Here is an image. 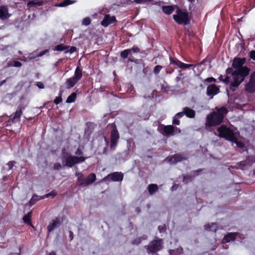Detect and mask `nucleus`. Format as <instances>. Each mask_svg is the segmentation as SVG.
Wrapping results in <instances>:
<instances>
[{
	"mask_svg": "<svg viewBox=\"0 0 255 255\" xmlns=\"http://www.w3.org/2000/svg\"><path fill=\"white\" fill-rule=\"evenodd\" d=\"M36 85L39 88V89H44V85L41 82H37L36 83Z\"/></svg>",
	"mask_w": 255,
	"mask_h": 255,
	"instance_id": "4d7b16f0",
	"label": "nucleus"
},
{
	"mask_svg": "<svg viewBox=\"0 0 255 255\" xmlns=\"http://www.w3.org/2000/svg\"><path fill=\"white\" fill-rule=\"evenodd\" d=\"M158 131L164 136L172 135L174 132V127L172 125L165 126L160 124L158 128Z\"/></svg>",
	"mask_w": 255,
	"mask_h": 255,
	"instance_id": "6e6552de",
	"label": "nucleus"
},
{
	"mask_svg": "<svg viewBox=\"0 0 255 255\" xmlns=\"http://www.w3.org/2000/svg\"><path fill=\"white\" fill-rule=\"evenodd\" d=\"M76 50H77V48L76 47L72 46L70 48V49L69 50H66L65 52V53H73L74 52H75Z\"/></svg>",
	"mask_w": 255,
	"mask_h": 255,
	"instance_id": "a18cd8bd",
	"label": "nucleus"
},
{
	"mask_svg": "<svg viewBox=\"0 0 255 255\" xmlns=\"http://www.w3.org/2000/svg\"><path fill=\"white\" fill-rule=\"evenodd\" d=\"M237 88L236 87H233L232 85L230 84V90H231L232 91L234 92V91H235L236 90Z\"/></svg>",
	"mask_w": 255,
	"mask_h": 255,
	"instance_id": "e2e57ef3",
	"label": "nucleus"
},
{
	"mask_svg": "<svg viewBox=\"0 0 255 255\" xmlns=\"http://www.w3.org/2000/svg\"><path fill=\"white\" fill-rule=\"evenodd\" d=\"M218 136L231 141L236 135V133L226 125H221L217 128Z\"/></svg>",
	"mask_w": 255,
	"mask_h": 255,
	"instance_id": "7ed1b4c3",
	"label": "nucleus"
},
{
	"mask_svg": "<svg viewBox=\"0 0 255 255\" xmlns=\"http://www.w3.org/2000/svg\"><path fill=\"white\" fill-rule=\"evenodd\" d=\"M109 177L112 181L121 182L123 180L124 174L121 172H114L109 174L106 178Z\"/></svg>",
	"mask_w": 255,
	"mask_h": 255,
	"instance_id": "dca6fc26",
	"label": "nucleus"
},
{
	"mask_svg": "<svg viewBox=\"0 0 255 255\" xmlns=\"http://www.w3.org/2000/svg\"><path fill=\"white\" fill-rule=\"evenodd\" d=\"M15 163L14 161H10L7 163V165L8 166L9 169H11L14 166V164Z\"/></svg>",
	"mask_w": 255,
	"mask_h": 255,
	"instance_id": "5fc2aeb1",
	"label": "nucleus"
},
{
	"mask_svg": "<svg viewBox=\"0 0 255 255\" xmlns=\"http://www.w3.org/2000/svg\"><path fill=\"white\" fill-rule=\"evenodd\" d=\"M49 255H56L54 252L52 251L51 253H50Z\"/></svg>",
	"mask_w": 255,
	"mask_h": 255,
	"instance_id": "774afa93",
	"label": "nucleus"
},
{
	"mask_svg": "<svg viewBox=\"0 0 255 255\" xmlns=\"http://www.w3.org/2000/svg\"><path fill=\"white\" fill-rule=\"evenodd\" d=\"M195 67V65L193 64H187L183 63L182 69H186L188 68H194Z\"/></svg>",
	"mask_w": 255,
	"mask_h": 255,
	"instance_id": "c03bdc74",
	"label": "nucleus"
},
{
	"mask_svg": "<svg viewBox=\"0 0 255 255\" xmlns=\"http://www.w3.org/2000/svg\"><path fill=\"white\" fill-rule=\"evenodd\" d=\"M8 10L6 6H0V18L4 19L8 17Z\"/></svg>",
	"mask_w": 255,
	"mask_h": 255,
	"instance_id": "4be33fe9",
	"label": "nucleus"
},
{
	"mask_svg": "<svg viewBox=\"0 0 255 255\" xmlns=\"http://www.w3.org/2000/svg\"><path fill=\"white\" fill-rule=\"evenodd\" d=\"M140 49L137 47V46H133L130 49H125L123 51H122L120 55L122 58L123 59H126L128 58V55H131V53H140ZM131 56H130V57L128 58V60L130 62H133L134 59L131 58Z\"/></svg>",
	"mask_w": 255,
	"mask_h": 255,
	"instance_id": "1a4fd4ad",
	"label": "nucleus"
},
{
	"mask_svg": "<svg viewBox=\"0 0 255 255\" xmlns=\"http://www.w3.org/2000/svg\"><path fill=\"white\" fill-rule=\"evenodd\" d=\"M32 215V212H29L23 217V221L24 223L28 225H31V218Z\"/></svg>",
	"mask_w": 255,
	"mask_h": 255,
	"instance_id": "bb28decb",
	"label": "nucleus"
},
{
	"mask_svg": "<svg viewBox=\"0 0 255 255\" xmlns=\"http://www.w3.org/2000/svg\"><path fill=\"white\" fill-rule=\"evenodd\" d=\"M88 157L73 155L74 165L76 164L84 162Z\"/></svg>",
	"mask_w": 255,
	"mask_h": 255,
	"instance_id": "c756f323",
	"label": "nucleus"
},
{
	"mask_svg": "<svg viewBox=\"0 0 255 255\" xmlns=\"http://www.w3.org/2000/svg\"><path fill=\"white\" fill-rule=\"evenodd\" d=\"M25 107L22 104L18 105L15 112L11 116L12 124L20 122L23 110L25 109Z\"/></svg>",
	"mask_w": 255,
	"mask_h": 255,
	"instance_id": "9d476101",
	"label": "nucleus"
},
{
	"mask_svg": "<svg viewBox=\"0 0 255 255\" xmlns=\"http://www.w3.org/2000/svg\"><path fill=\"white\" fill-rule=\"evenodd\" d=\"M75 175L78 177V183L79 186L85 187V185H81V183H85V178L84 175L81 172L76 173Z\"/></svg>",
	"mask_w": 255,
	"mask_h": 255,
	"instance_id": "b1692460",
	"label": "nucleus"
},
{
	"mask_svg": "<svg viewBox=\"0 0 255 255\" xmlns=\"http://www.w3.org/2000/svg\"><path fill=\"white\" fill-rule=\"evenodd\" d=\"M11 123H12V120H11V118L8 121H7L5 123V126L7 127L9 126H11Z\"/></svg>",
	"mask_w": 255,
	"mask_h": 255,
	"instance_id": "052dcab7",
	"label": "nucleus"
},
{
	"mask_svg": "<svg viewBox=\"0 0 255 255\" xmlns=\"http://www.w3.org/2000/svg\"><path fill=\"white\" fill-rule=\"evenodd\" d=\"M91 20L88 17L84 18L82 21V24L86 26L89 25L91 23Z\"/></svg>",
	"mask_w": 255,
	"mask_h": 255,
	"instance_id": "a19ab883",
	"label": "nucleus"
},
{
	"mask_svg": "<svg viewBox=\"0 0 255 255\" xmlns=\"http://www.w3.org/2000/svg\"><path fill=\"white\" fill-rule=\"evenodd\" d=\"M152 0H134V2H135L136 3H145L148 1H150Z\"/></svg>",
	"mask_w": 255,
	"mask_h": 255,
	"instance_id": "603ef678",
	"label": "nucleus"
},
{
	"mask_svg": "<svg viewBox=\"0 0 255 255\" xmlns=\"http://www.w3.org/2000/svg\"><path fill=\"white\" fill-rule=\"evenodd\" d=\"M40 199V197L38 198V196L36 194L33 195L31 199L28 202V205L29 206L31 207L33 205H34L37 201H38Z\"/></svg>",
	"mask_w": 255,
	"mask_h": 255,
	"instance_id": "7c9ffc66",
	"label": "nucleus"
},
{
	"mask_svg": "<svg viewBox=\"0 0 255 255\" xmlns=\"http://www.w3.org/2000/svg\"><path fill=\"white\" fill-rule=\"evenodd\" d=\"M57 192H56V191L53 190L51 191L50 192H49V193L46 194V195H45L43 196H40V199H44L45 198H49L50 197H52L53 198V197H55L57 195Z\"/></svg>",
	"mask_w": 255,
	"mask_h": 255,
	"instance_id": "e433bc0d",
	"label": "nucleus"
},
{
	"mask_svg": "<svg viewBox=\"0 0 255 255\" xmlns=\"http://www.w3.org/2000/svg\"><path fill=\"white\" fill-rule=\"evenodd\" d=\"M205 81L209 83L215 82L216 81V80L213 77H209L205 79Z\"/></svg>",
	"mask_w": 255,
	"mask_h": 255,
	"instance_id": "6e6d98bb",
	"label": "nucleus"
},
{
	"mask_svg": "<svg viewBox=\"0 0 255 255\" xmlns=\"http://www.w3.org/2000/svg\"><path fill=\"white\" fill-rule=\"evenodd\" d=\"M7 64L8 67H20L22 66L21 63L18 61H9Z\"/></svg>",
	"mask_w": 255,
	"mask_h": 255,
	"instance_id": "2f4dec72",
	"label": "nucleus"
},
{
	"mask_svg": "<svg viewBox=\"0 0 255 255\" xmlns=\"http://www.w3.org/2000/svg\"><path fill=\"white\" fill-rule=\"evenodd\" d=\"M220 89L215 84H210L207 88V95L212 98L214 96L219 93Z\"/></svg>",
	"mask_w": 255,
	"mask_h": 255,
	"instance_id": "4468645a",
	"label": "nucleus"
},
{
	"mask_svg": "<svg viewBox=\"0 0 255 255\" xmlns=\"http://www.w3.org/2000/svg\"><path fill=\"white\" fill-rule=\"evenodd\" d=\"M184 113L183 111L182 112H179L176 114L175 117H176L177 118H181L184 116Z\"/></svg>",
	"mask_w": 255,
	"mask_h": 255,
	"instance_id": "13d9d810",
	"label": "nucleus"
},
{
	"mask_svg": "<svg viewBox=\"0 0 255 255\" xmlns=\"http://www.w3.org/2000/svg\"><path fill=\"white\" fill-rule=\"evenodd\" d=\"M49 51V50L48 49H46V50H43L42 51H41L40 52H39L37 55H36V57H41L43 55H44V54H45L46 53H48Z\"/></svg>",
	"mask_w": 255,
	"mask_h": 255,
	"instance_id": "8fccbe9b",
	"label": "nucleus"
},
{
	"mask_svg": "<svg viewBox=\"0 0 255 255\" xmlns=\"http://www.w3.org/2000/svg\"><path fill=\"white\" fill-rule=\"evenodd\" d=\"M68 48H69V46H68L64 45L63 44H60L56 45L55 47L54 50L58 51H62L65 50H67Z\"/></svg>",
	"mask_w": 255,
	"mask_h": 255,
	"instance_id": "72a5a7b5",
	"label": "nucleus"
},
{
	"mask_svg": "<svg viewBox=\"0 0 255 255\" xmlns=\"http://www.w3.org/2000/svg\"><path fill=\"white\" fill-rule=\"evenodd\" d=\"M62 166L59 162H56L54 164L53 168L54 170H59Z\"/></svg>",
	"mask_w": 255,
	"mask_h": 255,
	"instance_id": "37998d69",
	"label": "nucleus"
},
{
	"mask_svg": "<svg viewBox=\"0 0 255 255\" xmlns=\"http://www.w3.org/2000/svg\"><path fill=\"white\" fill-rule=\"evenodd\" d=\"M231 142H234L236 144L237 146L239 148H243L245 146L244 144L238 140L236 135L233 138V139L231 140Z\"/></svg>",
	"mask_w": 255,
	"mask_h": 255,
	"instance_id": "c9c22d12",
	"label": "nucleus"
},
{
	"mask_svg": "<svg viewBox=\"0 0 255 255\" xmlns=\"http://www.w3.org/2000/svg\"><path fill=\"white\" fill-rule=\"evenodd\" d=\"M216 223H212V224H207L204 226V228L208 231H216Z\"/></svg>",
	"mask_w": 255,
	"mask_h": 255,
	"instance_id": "c85d7f7f",
	"label": "nucleus"
},
{
	"mask_svg": "<svg viewBox=\"0 0 255 255\" xmlns=\"http://www.w3.org/2000/svg\"><path fill=\"white\" fill-rule=\"evenodd\" d=\"M158 189V187L155 184H150L148 186V191L150 195L153 194Z\"/></svg>",
	"mask_w": 255,
	"mask_h": 255,
	"instance_id": "a878e982",
	"label": "nucleus"
},
{
	"mask_svg": "<svg viewBox=\"0 0 255 255\" xmlns=\"http://www.w3.org/2000/svg\"><path fill=\"white\" fill-rule=\"evenodd\" d=\"M75 153L76 155H79L81 156H82V155L83 154V152L80 147H78L77 148Z\"/></svg>",
	"mask_w": 255,
	"mask_h": 255,
	"instance_id": "09e8293b",
	"label": "nucleus"
},
{
	"mask_svg": "<svg viewBox=\"0 0 255 255\" xmlns=\"http://www.w3.org/2000/svg\"><path fill=\"white\" fill-rule=\"evenodd\" d=\"M176 14L173 16L174 20L179 24L187 25L190 22V18L188 12L183 11L181 9L176 10Z\"/></svg>",
	"mask_w": 255,
	"mask_h": 255,
	"instance_id": "39448f33",
	"label": "nucleus"
},
{
	"mask_svg": "<svg viewBox=\"0 0 255 255\" xmlns=\"http://www.w3.org/2000/svg\"><path fill=\"white\" fill-rule=\"evenodd\" d=\"M225 83L228 84L229 83V76H226L225 78L223 80V81Z\"/></svg>",
	"mask_w": 255,
	"mask_h": 255,
	"instance_id": "680f3d73",
	"label": "nucleus"
},
{
	"mask_svg": "<svg viewBox=\"0 0 255 255\" xmlns=\"http://www.w3.org/2000/svg\"><path fill=\"white\" fill-rule=\"evenodd\" d=\"M162 66H161V65H156L154 67V69H153V72L157 74H158L159 73V72L160 71V70L162 69Z\"/></svg>",
	"mask_w": 255,
	"mask_h": 255,
	"instance_id": "79ce46f5",
	"label": "nucleus"
},
{
	"mask_svg": "<svg viewBox=\"0 0 255 255\" xmlns=\"http://www.w3.org/2000/svg\"><path fill=\"white\" fill-rule=\"evenodd\" d=\"M6 80H2L0 82V87L3 84H4L5 82H6Z\"/></svg>",
	"mask_w": 255,
	"mask_h": 255,
	"instance_id": "338daca9",
	"label": "nucleus"
},
{
	"mask_svg": "<svg viewBox=\"0 0 255 255\" xmlns=\"http://www.w3.org/2000/svg\"><path fill=\"white\" fill-rule=\"evenodd\" d=\"M116 21L117 19L115 16H111L110 14H107L104 16L103 20L101 22V24L103 26L107 27Z\"/></svg>",
	"mask_w": 255,
	"mask_h": 255,
	"instance_id": "f8f14e48",
	"label": "nucleus"
},
{
	"mask_svg": "<svg viewBox=\"0 0 255 255\" xmlns=\"http://www.w3.org/2000/svg\"><path fill=\"white\" fill-rule=\"evenodd\" d=\"M251 71V68L247 66L241 67L234 70L232 73V75L238 77L240 79L244 81L245 78L249 75Z\"/></svg>",
	"mask_w": 255,
	"mask_h": 255,
	"instance_id": "0eeeda50",
	"label": "nucleus"
},
{
	"mask_svg": "<svg viewBox=\"0 0 255 255\" xmlns=\"http://www.w3.org/2000/svg\"><path fill=\"white\" fill-rule=\"evenodd\" d=\"M174 68H172L171 67L168 66L166 68V73L167 74H172L174 72Z\"/></svg>",
	"mask_w": 255,
	"mask_h": 255,
	"instance_id": "49530a36",
	"label": "nucleus"
},
{
	"mask_svg": "<svg viewBox=\"0 0 255 255\" xmlns=\"http://www.w3.org/2000/svg\"><path fill=\"white\" fill-rule=\"evenodd\" d=\"M74 166L73 155L69 154L65 159V163L63 164V166L68 167H72Z\"/></svg>",
	"mask_w": 255,
	"mask_h": 255,
	"instance_id": "412c9836",
	"label": "nucleus"
},
{
	"mask_svg": "<svg viewBox=\"0 0 255 255\" xmlns=\"http://www.w3.org/2000/svg\"><path fill=\"white\" fill-rule=\"evenodd\" d=\"M96 180V176L95 173H90L88 177L85 178V183H81V185H85V186H87L90 184H92Z\"/></svg>",
	"mask_w": 255,
	"mask_h": 255,
	"instance_id": "f3484780",
	"label": "nucleus"
},
{
	"mask_svg": "<svg viewBox=\"0 0 255 255\" xmlns=\"http://www.w3.org/2000/svg\"><path fill=\"white\" fill-rule=\"evenodd\" d=\"M36 56H29L28 59L29 61H30L32 59H34Z\"/></svg>",
	"mask_w": 255,
	"mask_h": 255,
	"instance_id": "69168bd1",
	"label": "nucleus"
},
{
	"mask_svg": "<svg viewBox=\"0 0 255 255\" xmlns=\"http://www.w3.org/2000/svg\"><path fill=\"white\" fill-rule=\"evenodd\" d=\"M62 222L58 217L52 220L47 226V230L49 233L52 232L55 228L59 227L61 224Z\"/></svg>",
	"mask_w": 255,
	"mask_h": 255,
	"instance_id": "2eb2a0df",
	"label": "nucleus"
},
{
	"mask_svg": "<svg viewBox=\"0 0 255 255\" xmlns=\"http://www.w3.org/2000/svg\"><path fill=\"white\" fill-rule=\"evenodd\" d=\"M183 112L184 115L189 118H194L195 117L196 112L194 110L190 109L188 107H185L183 108Z\"/></svg>",
	"mask_w": 255,
	"mask_h": 255,
	"instance_id": "aec40b11",
	"label": "nucleus"
},
{
	"mask_svg": "<svg viewBox=\"0 0 255 255\" xmlns=\"http://www.w3.org/2000/svg\"><path fill=\"white\" fill-rule=\"evenodd\" d=\"M245 90L250 93L255 92V70L250 75L249 81L246 85Z\"/></svg>",
	"mask_w": 255,
	"mask_h": 255,
	"instance_id": "9b49d317",
	"label": "nucleus"
},
{
	"mask_svg": "<svg viewBox=\"0 0 255 255\" xmlns=\"http://www.w3.org/2000/svg\"><path fill=\"white\" fill-rule=\"evenodd\" d=\"M228 113L225 107H221L208 114L206 117V127H212L220 125L223 122L225 116Z\"/></svg>",
	"mask_w": 255,
	"mask_h": 255,
	"instance_id": "f257e3e1",
	"label": "nucleus"
},
{
	"mask_svg": "<svg viewBox=\"0 0 255 255\" xmlns=\"http://www.w3.org/2000/svg\"><path fill=\"white\" fill-rule=\"evenodd\" d=\"M250 57L253 60H255V50H252L250 51Z\"/></svg>",
	"mask_w": 255,
	"mask_h": 255,
	"instance_id": "864d4df0",
	"label": "nucleus"
},
{
	"mask_svg": "<svg viewBox=\"0 0 255 255\" xmlns=\"http://www.w3.org/2000/svg\"><path fill=\"white\" fill-rule=\"evenodd\" d=\"M82 69L79 66H78L74 72V74L73 77L68 78L65 82V88L67 89H70L74 87L75 85L81 80L82 77Z\"/></svg>",
	"mask_w": 255,
	"mask_h": 255,
	"instance_id": "f03ea898",
	"label": "nucleus"
},
{
	"mask_svg": "<svg viewBox=\"0 0 255 255\" xmlns=\"http://www.w3.org/2000/svg\"><path fill=\"white\" fill-rule=\"evenodd\" d=\"M234 77V81L231 83L233 87H236L237 88L240 85V84L243 82L242 80L238 78V77H236L235 76Z\"/></svg>",
	"mask_w": 255,
	"mask_h": 255,
	"instance_id": "f704fd0d",
	"label": "nucleus"
},
{
	"mask_svg": "<svg viewBox=\"0 0 255 255\" xmlns=\"http://www.w3.org/2000/svg\"><path fill=\"white\" fill-rule=\"evenodd\" d=\"M69 238L70 239V241H72L73 239L74 238V234L71 231H69Z\"/></svg>",
	"mask_w": 255,
	"mask_h": 255,
	"instance_id": "bf43d9fd",
	"label": "nucleus"
},
{
	"mask_svg": "<svg viewBox=\"0 0 255 255\" xmlns=\"http://www.w3.org/2000/svg\"><path fill=\"white\" fill-rule=\"evenodd\" d=\"M162 10L164 13L170 14L173 12L174 8L172 5H164L162 6Z\"/></svg>",
	"mask_w": 255,
	"mask_h": 255,
	"instance_id": "393cba45",
	"label": "nucleus"
},
{
	"mask_svg": "<svg viewBox=\"0 0 255 255\" xmlns=\"http://www.w3.org/2000/svg\"><path fill=\"white\" fill-rule=\"evenodd\" d=\"M109 126L112 129L111 131L110 147L113 150L115 149L117 145L118 140L120 138V134L115 123L109 124Z\"/></svg>",
	"mask_w": 255,
	"mask_h": 255,
	"instance_id": "423d86ee",
	"label": "nucleus"
},
{
	"mask_svg": "<svg viewBox=\"0 0 255 255\" xmlns=\"http://www.w3.org/2000/svg\"><path fill=\"white\" fill-rule=\"evenodd\" d=\"M169 61L170 64H173L174 65L177 66L179 68L182 69L183 62L180 61L178 59L170 56L169 57Z\"/></svg>",
	"mask_w": 255,
	"mask_h": 255,
	"instance_id": "5701e85b",
	"label": "nucleus"
},
{
	"mask_svg": "<svg viewBox=\"0 0 255 255\" xmlns=\"http://www.w3.org/2000/svg\"><path fill=\"white\" fill-rule=\"evenodd\" d=\"M77 97V94L76 93H72L70 96H69L66 100V102L67 103H71L75 102Z\"/></svg>",
	"mask_w": 255,
	"mask_h": 255,
	"instance_id": "473e14b6",
	"label": "nucleus"
},
{
	"mask_svg": "<svg viewBox=\"0 0 255 255\" xmlns=\"http://www.w3.org/2000/svg\"><path fill=\"white\" fill-rule=\"evenodd\" d=\"M145 239H146V237L137 238L134 239L133 241H132L131 244H132V245H138L141 243V241L142 240H145Z\"/></svg>",
	"mask_w": 255,
	"mask_h": 255,
	"instance_id": "ea45409f",
	"label": "nucleus"
},
{
	"mask_svg": "<svg viewBox=\"0 0 255 255\" xmlns=\"http://www.w3.org/2000/svg\"><path fill=\"white\" fill-rule=\"evenodd\" d=\"M237 236V233H230L226 235L223 239V241L224 243H229L230 241H234Z\"/></svg>",
	"mask_w": 255,
	"mask_h": 255,
	"instance_id": "6ab92c4d",
	"label": "nucleus"
},
{
	"mask_svg": "<svg viewBox=\"0 0 255 255\" xmlns=\"http://www.w3.org/2000/svg\"><path fill=\"white\" fill-rule=\"evenodd\" d=\"M180 123V121L177 118H176L175 117L173 118V120H172L173 124L176 125H179Z\"/></svg>",
	"mask_w": 255,
	"mask_h": 255,
	"instance_id": "3c124183",
	"label": "nucleus"
},
{
	"mask_svg": "<svg viewBox=\"0 0 255 255\" xmlns=\"http://www.w3.org/2000/svg\"><path fill=\"white\" fill-rule=\"evenodd\" d=\"M185 159L182 155L180 154H175L170 156L169 159V161L173 162V163H176L178 162H180L183 160Z\"/></svg>",
	"mask_w": 255,
	"mask_h": 255,
	"instance_id": "a211bd4d",
	"label": "nucleus"
},
{
	"mask_svg": "<svg viewBox=\"0 0 255 255\" xmlns=\"http://www.w3.org/2000/svg\"><path fill=\"white\" fill-rule=\"evenodd\" d=\"M166 228L165 225L163 226H159L158 227V230L160 233H163L166 231Z\"/></svg>",
	"mask_w": 255,
	"mask_h": 255,
	"instance_id": "de8ad7c7",
	"label": "nucleus"
},
{
	"mask_svg": "<svg viewBox=\"0 0 255 255\" xmlns=\"http://www.w3.org/2000/svg\"><path fill=\"white\" fill-rule=\"evenodd\" d=\"M232 71V69L231 68H228L226 70V73L227 74H230Z\"/></svg>",
	"mask_w": 255,
	"mask_h": 255,
	"instance_id": "0e129e2a",
	"label": "nucleus"
},
{
	"mask_svg": "<svg viewBox=\"0 0 255 255\" xmlns=\"http://www.w3.org/2000/svg\"><path fill=\"white\" fill-rule=\"evenodd\" d=\"M193 179V177L189 175H183V182L185 184H187L189 182H191Z\"/></svg>",
	"mask_w": 255,
	"mask_h": 255,
	"instance_id": "58836bf2",
	"label": "nucleus"
},
{
	"mask_svg": "<svg viewBox=\"0 0 255 255\" xmlns=\"http://www.w3.org/2000/svg\"><path fill=\"white\" fill-rule=\"evenodd\" d=\"M63 92V90H60V91L59 92V96L55 99V100L54 101V103L56 105H58L62 102V96Z\"/></svg>",
	"mask_w": 255,
	"mask_h": 255,
	"instance_id": "4c0bfd02",
	"label": "nucleus"
},
{
	"mask_svg": "<svg viewBox=\"0 0 255 255\" xmlns=\"http://www.w3.org/2000/svg\"><path fill=\"white\" fill-rule=\"evenodd\" d=\"M76 2L74 0H64L63 1L57 4L56 5L58 7H64L73 4Z\"/></svg>",
	"mask_w": 255,
	"mask_h": 255,
	"instance_id": "cd10ccee",
	"label": "nucleus"
},
{
	"mask_svg": "<svg viewBox=\"0 0 255 255\" xmlns=\"http://www.w3.org/2000/svg\"><path fill=\"white\" fill-rule=\"evenodd\" d=\"M246 62V58L245 57H235L233 60L232 65V67L236 70L241 67H244L245 66H244V65L245 64Z\"/></svg>",
	"mask_w": 255,
	"mask_h": 255,
	"instance_id": "ddd939ff",
	"label": "nucleus"
},
{
	"mask_svg": "<svg viewBox=\"0 0 255 255\" xmlns=\"http://www.w3.org/2000/svg\"><path fill=\"white\" fill-rule=\"evenodd\" d=\"M163 242L162 239L156 238L150 241L146 247V252L148 254H155L163 248Z\"/></svg>",
	"mask_w": 255,
	"mask_h": 255,
	"instance_id": "20e7f679",
	"label": "nucleus"
}]
</instances>
